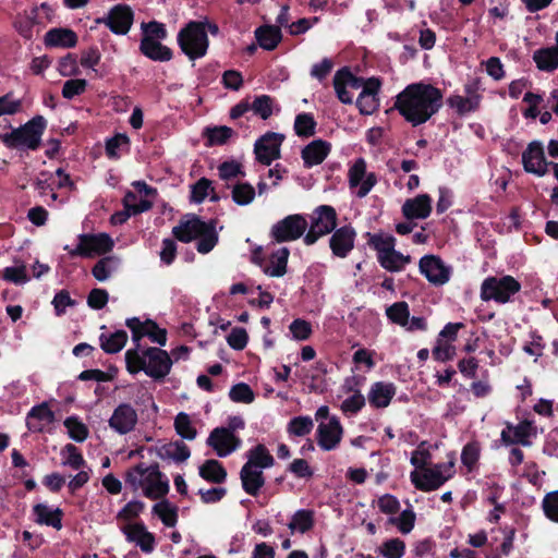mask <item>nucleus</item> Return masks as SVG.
I'll return each mask as SVG.
<instances>
[{
	"instance_id": "56",
	"label": "nucleus",
	"mask_w": 558,
	"mask_h": 558,
	"mask_svg": "<svg viewBox=\"0 0 558 558\" xmlns=\"http://www.w3.org/2000/svg\"><path fill=\"white\" fill-rule=\"evenodd\" d=\"M234 135V131L226 125L207 128L205 136L208 146L225 145Z\"/></svg>"
},
{
	"instance_id": "49",
	"label": "nucleus",
	"mask_w": 558,
	"mask_h": 558,
	"mask_svg": "<svg viewBox=\"0 0 558 558\" xmlns=\"http://www.w3.org/2000/svg\"><path fill=\"white\" fill-rule=\"evenodd\" d=\"M151 512L168 527L175 526L178 522V508L166 499L155 504Z\"/></svg>"
},
{
	"instance_id": "8",
	"label": "nucleus",
	"mask_w": 558,
	"mask_h": 558,
	"mask_svg": "<svg viewBox=\"0 0 558 558\" xmlns=\"http://www.w3.org/2000/svg\"><path fill=\"white\" fill-rule=\"evenodd\" d=\"M307 222V232L303 238V242L310 246L325 235L330 234L337 228V210L331 205H319L313 209Z\"/></svg>"
},
{
	"instance_id": "30",
	"label": "nucleus",
	"mask_w": 558,
	"mask_h": 558,
	"mask_svg": "<svg viewBox=\"0 0 558 558\" xmlns=\"http://www.w3.org/2000/svg\"><path fill=\"white\" fill-rule=\"evenodd\" d=\"M54 422V413L46 402L33 407L26 416V426L32 433H43Z\"/></svg>"
},
{
	"instance_id": "3",
	"label": "nucleus",
	"mask_w": 558,
	"mask_h": 558,
	"mask_svg": "<svg viewBox=\"0 0 558 558\" xmlns=\"http://www.w3.org/2000/svg\"><path fill=\"white\" fill-rule=\"evenodd\" d=\"M124 480L133 492H141L151 500L163 498L169 493V480L158 464L138 463L125 472Z\"/></svg>"
},
{
	"instance_id": "32",
	"label": "nucleus",
	"mask_w": 558,
	"mask_h": 558,
	"mask_svg": "<svg viewBox=\"0 0 558 558\" xmlns=\"http://www.w3.org/2000/svg\"><path fill=\"white\" fill-rule=\"evenodd\" d=\"M330 149L331 146L326 141L315 140L311 142L302 149L301 153L304 166L306 168H312L320 165L330 153Z\"/></svg>"
},
{
	"instance_id": "33",
	"label": "nucleus",
	"mask_w": 558,
	"mask_h": 558,
	"mask_svg": "<svg viewBox=\"0 0 558 558\" xmlns=\"http://www.w3.org/2000/svg\"><path fill=\"white\" fill-rule=\"evenodd\" d=\"M33 514L37 524L51 526L56 530L62 529L63 512L58 507L37 504L33 507Z\"/></svg>"
},
{
	"instance_id": "60",
	"label": "nucleus",
	"mask_w": 558,
	"mask_h": 558,
	"mask_svg": "<svg viewBox=\"0 0 558 558\" xmlns=\"http://www.w3.org/2000/svg\"><path fill=\"white\" fill-rule=\"evenodd\" d=\"M314 427L310 416H295L288 423L287 432L290 436L303 437L308 435Z\"/></svg>"
},
{
	"instance_id": "29",
	"label": "nucleus",
	"mask_w": 558,
	"mask_h": 558,
	"mask_svg": "<svg viewBox=\"0 0 558 558\" xmlns=\"http://www.w3.org/2000/svg\"><path fill=\"white\" fill-rule=\"evenodd\" d=\"M433 199L428 194H418L408 198L401 207L402 215L408 220H423L432 213Z\"/></svg>"
},
{
	"instance_id": "17",
	"label": "nucleus",
	"mask_w": 558,
	"mask_h": 558,
	"mask_svg": "<svg viewBox=\"0 0 558 558\" xmlns=\"http://www.w3.org/2000/svg\"><path fill=\"white\" fill-rule=\"evenodd\" d=\"M387 318L409 332L425 331L427 322L422 316L410 317V307L405 301H399L386 308Z\"/></svg>"
},
{
	"instance_id": "51",
	"label": "nucleus",
	"mask_w": 558,
	"mask_h": 558,
	"mask_svg": "<svg viewBox=\"0 0 558 558\" xmlns=\"http://www.w3.org/2000/svg\"><path fill=\"white\" fill-rule=\"evenodd\" d=\"M256 196L255 187L248 183L239 181L231 187V198L239 206H247Z\"/></svg>"
},
{
	"instance_id": "31",
	"label": "nucleus",
	"mask_w": 558,
	"mask_h": 558,
	"mask_svg": "<svg viewBox=\"0 0 558 558\" xmlns=\"http://www.w3.org/2000/svg\"><path fill=\"white\" fill-rule=\"evenodd\" d=\"M240 480L243 490L253 497L259 495L266 483L263 470L245 464H243L240 470Z\"/></svg>"
},
{
	"instance_id": "23",
	"label": "nucleus",
	"mask_w": 558,
	"mask_h": 558,
	"mask_svg": "<svg viewBox=\"0 0 558 558\" xmlns=\"http://www.w3.org/2000/svg\"><path fill=\"white\" fill-rule=\"evenodd\" d=\"M329 238V248L333 256L345 258L355 246L356 231L352 225H344L336 228Z\"/></svg>"
},
{
	"instance_id": "27",
	"label": "nucleus",
	"mask_w": 558,
	"mask_h": 558,
	"mask_svg": "<svg viewBox=\"0 0 558 558\" xmlns=\"http://www.w3.org/2000/svg\"><path fill=\"white\" fill-rule=\"evenodd\" d=\"M207 226L208 222L203 221L199 217L195 215L187 216L172 228V235L180 242L190 243L206 232Z\"/></svg>"
},
{
	"instance_id": "45",
	"label": "nucleus",
	"mask_w": 558,
	"mask_h": 558,
	"mask_svg": "<svg viewBox=\"0 0 558 558\" xmlns=\"http://www.w3.org/2000/svg\"><path fill=\"white\" fill-rule=\"evenodd\" d=\"M377 260L384 269L390 272H399L411 262V257L409 255H403L395 247L389 253L378 256Z\"/></svg>"
},
{
	"instance_id": "44",
	"label": "nucleus",
	"mask_w": 558,
	"mask_h": 558,
	"mask_svg": "<svg viewBox=\"0 0 558 558\" xmlns=\"http://www.w3.org/2000/svg\"><path fill=\"white\" fill-rule=\"evenodd\" d=\"M211 202H217L219 196L216 194L213 182L207 178H201L191 185L190 201L194 204H202L206 197Z\"/></svg>"
},
{
	"instance_id": "16",
	"label": "nucleus",
	"mask_w": 558,
	"mask_h": 558,
	"mask_svg": "<svg viewBox=\"0 0 558 558\" xmlns=\"http://www.w3.org/2000/svg\"><path fill=\"white\" fill-rule=\"evenodd\" d=\"M284 135L276 132H266L254 143V155L257 162L263 166H270L281 157V145Z\"/></svg>"
},
{
	"instance_id": "61",
	"label": "nucleus",
	"mask_w": 558,
	"mask_h": 558,
	"mask_svg": "<svg viewBox=\"0 0 558 558\" xmlns=\"http://www.w3.org/2000/svg\"><path fill=\"white\" fill-rule=\"evenodd\" d=\"M63 424L71 439L83 442L88 437V428L78 417H66Z\"/></svg>"
},
{
	"instance_id": "35",
	"label": "nucleus",
	"mask_w": 558,
	"mask_h": 558,
	"mask_svg": "<svg viewBox=\"0 0 558 558\" xmlns=\"http://www.w3.org/2000/svg\"><path fill=\"white\" fill-rule=\"evenodd\" d=\"M77 35L70 28H52L45 35L47 47L73 48L77 44Z\"/></svg>"
},
{
	"instance_id": "4",
	"label": "nucleus",
	"mask_w": 558,
	"mask_h": 558,
	"mask_svg": "<svg viewBox=\"0 0 558 558\" xmlns=\"http://www.w3.org/2000/svg\"><path fill=\"white\" fill-rule=\"evenodd\" d=\"M207 31L211 35H217L219 27L205 19L204 21H190L178 33V45L191 60L203 58L207 53L209 46Z\"/></svg>"
},
{
	"instance_id": "48",
	"label": "nucleus",
	"mask_w": 558,
	"mask_h": 558,
	"mask_svg": "<svg viewBox=\"0 0 558 558\" xmlns=\"http://www.w3.org/2000/svg\"><path fill=\"white\" fill-rule=\"evenodd\" d=\"M125 326L131 330L134 348H142L141 340L147 337L150 328H155V322L151 319L141 320L138 317H132L125 320Z\"/></svg>"
},
{
	"instance_id": "40",
	"label": "nucleus",
	"mask_w": 558,
	"mask_h": 558,
	"mask_svg": "<svg viewBox=\"0 0 558 558\" xmlns=\"http://www.w3.org/2000/svg\"><path fill=\"white\" fill-rule=\"evenodd\" d=\"M199 476L213 484H222L227 480V471L222 463L215 459L206 460L198 468Z\"/></svg>"
},
{
	"instance_id": "57",
	"label": "nucleus",
	"mask_w": 558,
	"mask_h": 558,
	"mask_svg": "<svg viewBox=\"0 0 558 558\" xmlns=\"http://www.w3.org/2000/svg\"><path fill=\"white\" fill-rule=\"evenodd\" d=\"M207 231L198 236L196 244L197 252L201 254L209 253L218 243V234L216 232V223L210 220L207 226Z\"/></svg>"
},
{
	"instance_id": "28",
	"label": "nucleus",
	"mask_w": 558,
	"mask_h": 558,
	"mask_svg": "<svg viewBox=\"0 0 558 558\" xmlns=\"http://www.w3.org/2000/svg\"><path fill=\"white\" fill-rule=\"evenodd\" d=\"M123 533L128 542L135 544L146 554H151L156 548V537L147 530L143 522H135L126 525Z\"/></svg>"
},
{
	"instance_id": "26",
	"label": "nucleus",
	"mask_w": 558,
	"mask_h": 558,
	"mask_svg": "<svg viewBox=\"0 0 558 558\" xmlns=\"http://www.w3.org/2000/svg\"><path fill=\"white\" fill-rule=\"evenodd\" d=\"M397 386L395 383L379 380L369 386L367 391V402L371 408L375 410L387 409L397 393Z\"/></svg>"
},
{
	"instance_id": "5",
	"label": "nucleus",
	"mask_w": 558,
	"mask_h": 558,
	"mask_svg": "<svg viewBox=\"0 0 558 558\" xmlns=\"http://www.w3.org/2000/svg\"><path fill=\"white\" fill-rule=\"evenodd\" d=\"M446 461L429 464L423 471H411L410 481L412 485L421 492L429 493L437 490L447 482L452 480L457 473V456L454 451L446 454Z\"/></svg>"
},
{
	"instance_id": "55",
	"label": "nucleus",
	"mask_w": 558,
	"mask_h": 558,
	"mask_svg": "<svg viewBox=\"0 0 558 558\" xmlns=\"http://www.w3.org/2000/svg\"><path fill=\"white\" fill-rule=\"evenodd\" d=\"M61 456L62 465L64 466H69L70 469L75 471L85 469L86 466V461L82 452L76 446L72 444H68L63 447V449L61 450Z\"/></svg>"
},
{
	"instance_id": "52",
	"label": "nucleus",
	"mask_w": 558,
	"mask_h": 558,
	"mask_svg": "<svg viewBox=\"0 0 558 558\" xmlns=\"http://www.w3.org/2000/svg\"><path fill=\"white\" fill-rule=\"evenodd\" d=\"M276 101L269 95H259L254 97L253 101L250 102V109L253 113L262 120H268L275 111Z\"/></svg>"
},
{
	"instance_id": "21",
	"label": "nucleus",
	"mask_w": 558,
	"mask_h": 558,
	"mask_svg": "<svg viewBox=\"0 0 558 558\" xmlns=\"http://www.w3.org/2000/svg\"><path fill=\"white\" fill-rule=\"evenodd\" d=\"M134 13L128 4L119 3L110 9L104 17L96 23L106 25L116 35H125L132 27Z\"/></svg>"
},
{
	"instance_id": "6",
	"label": "nucleus",
	"mask_w": 558,
	"mask_h": 558,
	"mask_svg": "<svg viewBox=\"0 0 558 558\" xmlns=\"http://www.w3.org/2000/svg\"><path fill=\"white\" fill-rule=\"evenodd\" d=\"M521 283L510 275L488 276L480 287V298L483 302L507 304L513 302L521 291Z\"/></svg>"
},
{
	"instance_id": "54",
	"label": "nucleus",
	"mask_w": 558,
	"mask_h": 558,
	"mask_svg": "<svg viewBox=\"0 0 558 558\" xmlns=\"http://www.w3.org/2000/svg\"><path fill=\"white\" fill-rule=\"evenodd\" d=\"M397 240L393 235L378 232L369 235L368 244L376 251L377 257L389 253L396 247Z\"/></svg>"
},
{
	"instance_id": "53",
	"label": "nucleus",
	"mask_w": 558,
	"mask_h": 558,
	"mask_svg": "<svg viewBox=\"0 0 558 558\" xmlns=\"http://www.w3.org/2000/svg\"><path fill=\"white\" fill-rule=\"evenodd\" d=\"M177 434L186 440H194L197 436V429L190 414L179 412L173 422Z\"/></svg>"
},
{
	"instance_id": "62",
	"label": "nucleus",
	"mask_w": 558,
	"mask_h": 558,
	"mask_svg": "<svg viewBox=\"0 0 558 558\" xmlns=\"http://www.w3.org/2000/svg\"><path fill=\"white\" fill-rule=\"evenodd\" d=\"M219 178L226 182L236 179L244 178L245 172L243 166L236 160L223 161L218 166Z\"/></svg>"
},
{
	"instance_id": "18",
	"label": "nucleus",
	"mask_w": 558,
	"mask_h": 558,
	"mask_svg": "<svg viewBox=\"0 0 558 558\" xmlns=\"http://www.w3.org/2000/svg\"><path fill=\"white\" fill-rule=\"evenodd\" d=\"M344 428L337 415L329 421H322L316 428V441L323 451L336 450L343 438Z\"/></svg>"
},
{
	"instance_id": "14",
	"label": "nucleus",
	"mask_w": 558,
	"mask_h": 558,
	"mask_svg": "<svg viewBox=\"0 0 558 558\" xmlns=\"http://www.w3.org/2000/svg\"><path fill=\"white\" fill-rule=\"evenodd\" d=\"M132 185L141 195L128 191L122 201L124 209L134 216L151 209L157 190L144 181H134Z\"/></svg>"
},
{
	"instance_id": "22",
	"label": "nucleus",
	"mask_w": 558,
	"mask_h": 558,
	"mask_svg": "<svg viewBox=\"0 0 558 558\" xmlns=\"http://www.w3.org/2000/svg\"><path fill=\"white\" fill-rule=\"evenodd\" d=\"M464 93L465 96L451 95L447 99V105L459 116H465L476 111L480 108L482 101L480 83L477 81L466 83L464 85Z\"/></svg>"
},
{
	"instance_id": "42",
	"label": "nucleus",
	"mask_w": 558,
	"mask_h": 558,
	"mask_svg": "<svg viewBox=\"0 0 558 558\" xmlns=\"http://www.w3.org/2000/svg\"><path fill=\"white\" fill-rule=\"evenodd\" d=\"M415 522L416 513L414 512L412 506H409L398 514L389 517L387 520V524L395 526L397 531L402 535L410 534L415 526Z\"/></svg>"
},
{
	"instance_id": "41",
	"label": "nucleus",
	"mask_w": 558,
	"mask_h": 558,
	"mask_svg": "<svg viewBox=\"0 0 558 558\" xmlns=\"http://www.w3.org/2000/svg\"><path fill=\"white\" fill-rule=\"evenodd\" d=\"M533 61L539 71L551 73L558 69V49L546 47L533 52Z\"/></svg>"
},
{
	"instance_id": "59",
	"label": "nucleus",
	"mask_w": 558,
	"mask_h": 558,
	"mask_svg": "<svg viewBox=\"0 0 558 558\" xmlns=\"http://www.w3.org/2000/svg\"><path fill=\"white\" fill-rule=\"evenodd\" d=\"M456 345L450 341L437 337L434 348L432 349V356L437 362H447L454 357Z\"/></svg>"
},
{
	"instance_id": "10",
	"label": "nucleus",
	"mask_w": 558,
	"mask_h": 558,
	"mask_svg": "<svg viewBox=\"0 0 558 558\" xmlns=\"http://www.w3.org/2000/svg\"><path fill=\"white\" fill-rule=\"evenodd\" d=\"M377 182L376 173L367 171V163L364 158L355 159L349 167V189L357 198L366 197Z\"/></svg>"
},
{
	"instance_id": "13",
	"label": "nucleus",
	"mask_w": 558,
	"mask_h": 558,
	"mask_svg": "<svg viewBox=\"0 0 558 558\" xmlns=\"http://www.w3.org/2000/svg\"><path fill=\"white\" fill-rule=\"evenodd\" d=\"M536 436L537 427L534 421L525 418L518 424L505 422V427L500 433V441L504 446L521 445L523 447H531Z\"/></svg>"
},
{
	"instance_id": "43",
	"label": "nucleus",
	"mask_w": 558,
	"mask_h": 558,
	"mask_svg": "<svg viewBox=\"0 0 558 558\" xmlns=\"http://www.w3.org/2000/svg\"><path fill=\"white\" fill-rule=\"evenodd\" d=\"M119 257L111 255L100 258L92 268L93 277L102 282L108 280L120 267Z\"/></svg>"
},
{
	"instance_id": "64",
	"label": "nucleus",
	"mask_w": 558,
	"mask_h": 558,
	"mask_svg": "<svg viewBox=\"0 0 558 558\" xmlns=\"http://www.w3.org/2000/svg\"><path fill=\"white\" fill-rule=\"evenodd\" d=\"M541 506L544 515L551 522L558 523V490L545 494Z\"/></svg>"
},
{
	"instance_id": "36",
	"label": "nucleus",
	"mask_w": 558,
	"mask_h": 558,
	"mask_svg": "<svg viewBox=\"0 0 558 558\" xmlns=\"http://www.w3.org/2000/svg\"><path fill=\"white\" fill-rule=\"evenodd\" d=\"M245 457V465H251L252 468H257L263 471L272 468L276 463L275 458L264 444H258L250 448Z\"/></svg>"
},
{
	"instance_id": "12",
	"label": "nucleus",
	"mask_w": 558,
	"mask_h": 558,
	"mask_svg": "<svg viewBox=\"0 0 558 558\" xmlns=\"http://www.w3.org/2000/svg\"><path fill=\"white\" fill-rule=\"evenodd\" d=\"M307 226V219L303 215H289L271 227L270 238L277 243L295 241L304 238Z\"/></svg>"
},
{
	"instance_id": "24",
	"label": "nucleus",
	"mask_w": 558,
	"mask_h": 558,
	"mask_svg": "<svg viewBox=\"0 0 558 558\" xmlns=\"http://www.w3.org/2000/svg\"><path fill=\"white\" fill-rule=\"evenodd\" d=\"M522 163L526 172L533 173L537 177H544L548 171V166L544 154V147L541 142H531L525 150L522 153Z\"/></svg>"
},
{
	"instance_id": "63",
	"label": "nucleus",
	"mask_w": 558,
	"mask_h": 558,
	"mask_svg": "<svg viewBox=\"0 0 558 558\" xmlns=\"http://www.w3.org/2000/svg\"><path fill=\"white\" fill-rule=\"evenodd\" d=\"M142 38L148 40H165L168 36L166 25L158 21H150L148 23H142L141 25Z\"/></svg>"
},
{
	"instance_id": "47",
	"label": "nucleus",
	"mask_w": 558,
	"mask_h": 558,
	"mask_svg": "<svg viewBox=\"0 0 558 558\" xmlns=\"http://www.w3.org/2000/svg\"><path fill=\"white\" fill-rule=\"evenodd\" d=\"M481 444L477 440H471L465 444L461 451V463L468 473H472L478 468L481 458Z\"/></svg>"
},
{
	"instance_id": "7",
	"label": "nucleus",
	"mask_w": 558,
	"mask_h": 558,
	"mask_svg": "<svg viewBox=\"0 0 558 558\" xmlns=\"http://www.w3.org/2000/svg\"><path fill=\"white\" fill-rule=\"evenodd\" d=\"M45 129L46 120L41 116H37L24 125L0 134V140L9 148L36 150L40 145Z\"/></svg>"
},
{
	"instance_id": "58",
	"label": "nucleus",
	"mask_w": 558,
	"mask_h": 558,
	"mask_svg": "<svg viewBox=\"0 0 558 558\" xmlns=\"http://www.w3.org/2000/svg\"><path fill=\"white\" fill-rule=\"evenodd\" d=\"M316 121L312 113L303 112L295 117L294 131L298 136L310 137L315 134Z\"/></svg>"
},
{
	"instance_id": "46",
	"label": "nucleus",
	"mask_w": 558,
	"mask_h": 558,
	"mask_svg": "<svg viewBox=\"0 0 558 558\" xmlns=\"http://www.w3.org/2000/svg\"><path fill=\"white\" fill-rule=\"evenodd\" d=\"M128 341V333L124 330H117L112 333H101L99 337L100 348L108 354L120 352Z\"/></svg>"
},
{
	"instance_id": "19",
	"label": "nucleus",
	"mask_w": 558,
	"mask_h": 558,
	"mask_svg": "<svg viewBox=\"0 0 558 558\" xmlns=\"http://www.w3.org/2000/svg\"><path fill=\"white\" fill-rule=\"evenodd\" d=\"M206 445L217 457L226 458L242 447V439L238 434L231 433L225 427H216L209 433Z\"/></svg>"
},
{
	"instance_id": "9",
	"label": "nucleus",
	"mask_w": 558,
	"mask_h": 558,
	"mask_svg": "<svg viewBox=\"0 0 558 558\" xmlns=\"http://www.w3.org/2000/svg\"><path fill=\"white\" fill-rule=\"evenodd\" d=\"M78 243L76 247L65 245L63 247L70 257H85L90 258L94 256H101L112 251L114 241L105 232L101 233H82L77 236Z\"/></svg>"
},
{
	"instance_id": "34",
	"label": "nucleus",
	"mask_w": 558,
	"mask_h": 558,
	"mask_svg": "<svg viewBox=\"0 0 558 558\" xmlns=\"http://www.w3.org/2000/svg\"><path fill=\"white\" fill-rule=\"evenodd\" d=\"M140 51L146 58L158 62L170 61L173 57L172 50L165 46L161 40L141 38Z\"/></svg>"
},
{
	"instance_id": "11",
	"label": "nucleus",
	"mask_w": 558,
	"mask_h": 558,
	"mask_svg": "<svg viewBox=\"0 0 558 558\" xmlns=\"http://www.w3.org/2000/svg\"><path fill=\"white\" fill-rule=\"evenodd\" d=\"M290 251L287 247H279L269 255H265L260 246L252 252L251 260L259 266L263 272L269 277H282L287 272Z\"/></svg>"
},
{
	"instance_id": "2",
	"label": "nucleus",
	"mask_w": 558,
	"mask_h": 558,
	"mask_svg": "<svg viewBox=\"0 0 558 558\" xmlns=\"http://www.w3.org/2000/svg\"><path fill=\"white\" fill-rule=\"evenodd\" d=\"M172 364L169 353L160 348H132L125 352V365L130 374L144 372L156 381L169 375Z\"/></svg>"
},
{
	"instance_id": "37",
	"label": "nucleus",
	"mask_w": 558,
	"mask_h": 558,
	"mask_svg": "<svg viewBox=\"0 0 558 558\" xmlns=\"http://www.w3.org/2000/svg\"><path fill=\"white\" fill-rule=\"evenodd\" d=\"M157 453L162 460H172L175 463H182L190 458L191 450L182 440H177L162 445Z\"/></svg>"
},
{
	"instance_id": "39",
	"label": "nucleus",
	"mask_w": 558,
	"mask_h": 558,
	"mask_svg": "<svg viewBox=\"0 0 558 558\" xmlns=\"http://www.w3.org/2000/svg\"><path fill=\"white\" fill-rule=\"evenodd\" d=\"M258 45L265 50H274L282 39L281 29L276 25L259 26L255 31Z\"/></svg>"
},
{
	"instance_id": "50",
	"label": "nucleus",
	"mask_w": 558,
	"mask_h": 558,
	"mask_svg": "<svg viewBox=\"0 0 558 558\" xmlns=\"http://www.w3.org/2000/svg\"><path fill=\"white\" fill-rule=\"evenodd\" d=\"M405 550V542L399 537L387 538L376 548V553L383 558H402Z\"/></svg>"
},
{
	"instance_id": "1",
	"label": "nucleus",
	"mask_w": 558,
	"mask_h": 558,
	"mask_svg": "<svg viewBox=\"0 0 558 558\" xmlns=\"http://www.w3.org/2000/svg\"><path fill=\"white\" fill-rule=\"evenodd\" d=\"M444 104L442 92L424 82L409 84L395 99L393 108L412 126H418L435 116Z\"/></svg>"
},
{
	"instance_id": "20",
	"label": "nucleus",
	"mask_w": 558,
	"mask_h": 558,
	"mask_svg": "<svg viewBox=\"0 0 558 558\" xmlns=\"http://www.w3.org/2000/svg\"><path fill=\"white\" fill-rule=\"evenodd\" d=\"M138 424L137 410L128 402L118 404L108 420V425L118 435H128L136 429Z\"/></svg>"
},
{
	"instance_id": "25",
	"label": "nucleus",
	"mask_w": 558,
	"mask_h": 558,
	"mask_svg": "<svg viewBox=\"0 0 558 558\" xmlns=\"http://www.w3.org/2000/svg\"><path fill=\"white\" fill-rule=\"evenodd\" d=\"M380 88L381 81L379 78L369 77L366 80V84L356 99V107L361 114L369 116L378 110Z\"/></svg>"
},
{
	"instance_id": "38",
	"label": "nucleus",
	"mask_w": 558,
	"mask_h": 558,
	"mask_svg": "<svg viewBox=\"0 0 558 558\" xmlns=\"http://www.w3.org/2000/svg\"><path fill=\"white\" fill-rule=\"evenodd\" d=\"M315 525V511L312 509H299L290 518L288 529L291 534H305Z\"/></svg>"
},
{
	"instance_id": "15",
	"label": "nucleus",
	"mask_w": 558,
	"mask_h": 558,
	"mask_svg": "<svg viewBox=\"0 0 558 558\" xmlns=\"http://www.w3.org/2000/svg\"><path fill=\"white\" fill-rule=\"evenodd\" d=\"M418 269L426 280L435 287L446 284L452 276V267L434 254L422 256L418 260Z\"/></svg>"
}]
</instances>
